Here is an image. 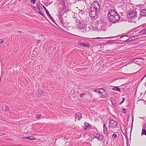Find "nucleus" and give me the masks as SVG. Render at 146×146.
<instances>
[{"instance_id":"f257e3e1","label":"nucleus","mask_w":146,"mask_h":146,"mask_svg":"<svg viewBox=\"0 0 146 146\" xmlns=\"http://www.w3.org/2000/svg\"><path fill=\"white\" fill-rule=\"evenodd\" d=\"M92 7H93L92 10V21H93L98 18V14L100 11V6L98 2L94 1V3L92 4Z\"/></svg>"},{"instance_id":"f03ea898","label":"nucleus","mask_w":146,"mask_h":146,"mask_svg":"<svg viewBox=\"0 0 146 146\" xmlns=\"http://www.w3.org/2000/svg\"><path fill=\"white\" fill-rule=\"evenodd\" d=\"M108 19L110 22L114 23L119 21L120 16L116 11L113 10H110L108 15Z\"/></svg>"},{"instance_id":"7ed1b4c3","label":"nucleus","mask_w":146,"mask_h":146,"mask_svg":"<svg viewBox=\"0 0 146 146\" xmlns=\"http://www.w3.org/2000/svg\"><path fill=\"white\" fill-rule=\"evenodd\" d=\"M127 19L129 21L132 22L134 19L137 18V13L134 9H130L127 13Z\"/></svg>"},{"instance_id":"20e7f679","label":"nucleus","mask_w":146,"mask_h":146,"mask_svg":"<svg viewBox=\"0 0 146 146\" xmlns=\"http://www.w3.org/2000/svg\"><path fill=\"white\" fill-rule=\"evenodd\" d=\"M92 92L98 93L100 97L101 98H104L107 96L106 91L102 88H98L96 89H92Z\"/></svg>"},{"instance_id":"39448f33","label":"nucleus","mask_w":146,"mask_h":146,"mask_svg":"<svg viewBox=\"0 0 146 146\" xmlns=\"http://www.w3.org/2000/svg\"><path fill=\"white\" fill-rule=\"evenodd\" d=\"M75 24L78 26V28L82 32L87 31L86 25L81 20L78 23V22L75 23Z\"/></svg>"},{"instance_id":"423d86ee","label":"nucleus","mask_w":146,"mask_h":146,"mask_svg":"<svg viewBox=\"0 0 146 146\" xmlns=\"http://www.w3.org/2000/svg\"><path fill=\"white\" fill-rule=\"evenodd\" d=\"M101 22V23H100L99 21H97L95 22H92V25H92V26L93 27L94 25H95V23L96 24H98V26H100L101 27L100 28V30L101 31H106L107 29L106 24L104 22Z\"/></svg>"},{"instance_id":"0eeeda50","label":"nucleus","mask_w":146,"mask_h":146,"mask_svg":"<svg viewBox=\"0 0 146 146\" xmlns=\"http://www.w3.org/2000/svg\"><path fill=\"white\" fill-rule=\"evenodd\" d=\"M92 130H94L93 132L94 133H92V138H97L98 140L102 141V139L104 138L103 136L102 135H99L97 133V131L95 128H93Z\"/></svg>"},{"instance_id":"6e6552de","label":"nucleus","mask_w":146,"mask_h":146,"mask_svg":"<svg viewBox=\"0 0 146 146\" xmlns=\"http://www.w3.org/2000/svg\"><path fill=\"white\" fill-rule=\"evenodd\" d=\"M117 122L116 121L113 119L110 120L109 123V128L113 129L116 128L117 126Z\"/></svg>"},{"instance_id":"1a4fd4ad","label":"nucleus","mask_w":146,"mask_h":146,"mask_svg":"<svg viewBox=\"0 0 146 146\" xmlns=\"http://www.w3.org/2000/svg\"><path fill=\"white\" fill-rule=\"evenodd\" d=\"M42 7L44 10H45L46 14L47 15L48 17H49V18L51 19V21L54 23L56 25L58 26V25L55 22V21L54 20L52 17L49 14V12L46 9V7L43 5H42Z\"/></svg>"},{"instance_id":"9d476101","label":"nucleus","mask_w":146,"mask_h":146,"mask_svg":"<svg viewBox=\"0 0 146 146\" xmlns=\"http://www.w3.org/2000/svg\"><path fill=\"white\" fill-rule=\"evenodd\" d=\"M59 7V11L61 12H66L67 10V8H66V7L65 6H63L61 5V4L58 5Z\"/></svg>"},{"instance_id":"9b49d317","label":"nucleus","mask_w":146,"mask_h":146,"mask_svg":"<svg viewBox=\"0 0 146 146\" xmlns=\"http://www.w3.org/2000/svg\"><path fill=\"white\" fill-rule=\"evenodd\" d=\"M73 17L74 20L76 21L75 23L78 22V23L81 20L80 17L78 15H76L74 14Z\"/></svg>"},{"instance_id":"f8f14e48","label":"nucleus","mask_w":146,"mask_h":146,"mask_svg":"<svg viewBox=\"0 0 146 146\" xmlns=\"http://www.w3.org/2000/svg\"><path fill=\"white\" fill-rule=\"evenodd\" d=\"M85 20L87 24H90L91 23V17H90L89 15H88V16H86L85 18Z\"/></svg>"},{"instance_id":"ddd939ff","label":"nucleus","mask_w":146,"mask_h":146,"mask_svg":"<svg viewBox=\"0 0 146 146\" xmlns=\"http://www.w3.org/2000/svg\"><path fill=\"white\" fill-rule=\"evenodd\" d=\"M126 0H116V3L119 4L120 6H123L126 3Z\"/></svg>"},{"instance_id":"4468645a","label":"nucleus","mask_w":146,"mask_h":146,"mask_svg":"<svg viewBox=\"0 0 146 146\" xmlns=\"http://www.w3.org/2000/svg\"><path fill=\"white\" fill-rule=\"evenodd\" d=\"M78 44L80 45L83 46L84 47H87V48H89L90 47V45L89 44L85 43L83 42H79L78 43Z\"/></svg>"},{"instance_id":"2eb2a0df","label":"nucleus","mask_w":146,"mask_h":146,"mask_svg":"<svg viewBox=\"0 0 146 146\" xmlns=\"http://www.w3.org/2000/svg\"><path fill=\"white\" fill-rule=\"evenodd\" d=\"M91 125L87 122H85L84 123V125L83 126V128L84 130H86L87 129H89L90 127V126Z\"/></svg>"},{"instance_id":"dca6fc26","label":"nucleus","mask_w":146,"mask_h":146,"mask_svg":"<svg viewBox=\"0 0 146 146\" xmlns=\"http://www.w3.org/2000/svg\"><path fill=\"white\" fill-rule=\"evenodd\" d=\"M107 125L104 122L103 125V131L104 134H107Z\"/></svg>"},{"instance_id":"f3484780","label":"nucleus","mask_w":146,"mask_h":146,"mask_svg":"<svg viewBox=\"0 0 146 146\" xmlns=\"http://www.w3.org/2000/svg\"><path fill=\"white\" fill-rule=\"evenodd\" d=\"M65 1L64 0H60V3L59 4H61L62 6H65L66 7V8L68 9V5L67 4H66L65 3Z\"/></svg>"},{"instance_id":"a211bd4d","label":"nucleus","mask_w":146,"mask_h":146,"mask_svg":"<svg viewBox=\"0 0 146 146\" xmlns=\"http://www.w3.org/2000/svg\"><path fill=\"white\" fill-rule=\"evenodd\" d=\"M140 15L141 16H146V9H142L140 12Z\"/></svg>"},{"instance_id":"6ab92c4d","label":"nucleus","mask_w":146,"mask_h":146,"mask_svg":"<svg viewBox=\"0 0 146 146\" xmlns=\"http://www.w3.org/2000/svg\"><path fill=\"white\" fill-rule=\"evenodd\" d=\"M82 118L81 114L80 113H77L75 115V118L79 120Z\"/></svg>"},{"instance_id":"aec40b11","label":"nucleus","mask_w":146,"mask_h":146,"mask_svg":"<svg viewBox=\"0 0 146 146\" xmlns=\"http://www.w3.org/2000/svg\"><path fill=\"white\" fill-rule=\"evenodd\" d=\"M22 139H27L30 140H35V139L36 138L34 137L33 136H30L29 137H23Z\"/></svg>"},{"instance_id":"412c9836","label":"nucleus","mask_w":146,"mask_h":146,"mask_svg":"<svg viewBox=\"0 0 146 146\" xmlns=\"http://www.w3.org/2000/svg\"><path fill=\"white\" fill-rule=\"evenodd\" d=\"M91 7L90 6V9L89 10L88 9V10L86 9V14L87 15L88 14V15H89V16L90 17H91V14H90V13L91 12Z\"/></svg>"},{"instance_id":"4be33fe9","label":"nucleus","mask_w":146,"mask_h":146,"mask_svg":"<svg viewBox=\"0 0 146 146\" xmlns=\"http://www.w3.org/2000/svg\"><path fill=\"white\" fill-rule=\"evenodd\" d=\"M112 90L115 91L119 92L120 91V89L117 86H113Z\"/></svg>"},{"instance_id":"5701e85b","label":"nucleus","mask_w":146,"mask_h":146,"mask_svg":"<svg viewBox=\"0 0 146 146\" xmlns=\"http://www.w3.org/2000/svg\"><path fill=\"white\" fill-rule=\"evenodd\" d=\"M139 33H141L142 35L146 34V28L143 29L139 32Z\"/></svg>"},{"instance_id":"b1692460","label":"nucleus","mask_w":146,"mask_h":146,"mask_svg":"<svg viewBox=\"0 0 146 146\" xmlns=\"http://www.w3.org/2000/svg\"><path fill=\"white\" fill-rule=\"evenodd\" d=\"M39 93V96H42L44 95V92L42 90H40L38 92Z\"/></svg>"},{"instance_id":"393cba45","label":"nucleus","mask_w":146,"mask_h":146,"mask_svg":"<svg viewBox=\"0 0 146 146\" xmlns=\"http://www.w3.org/2000/svg\"><path fill=\"white\" fill-rule=\"evenodd\" d=\"M59 13L58 14V18H62L64 13V12H61L59 11Z\"/></svg>"},{"instance_id":"a878e982","label":"nucleus","mask_w":146,"mask_h":146,"mask_svg":"<svg viewBox=\"0 0 146 146\" xmlns=\"http://www.w3.org/2000/svg\"><path fill=\"white\" fill-rule=\"evenodd\" d=\"M40 15H42V13L40 11V7L37 8V10H35Z\"/></svg>"},{"instance_id":"bb28decb","label":"nucleus","mask_w":146,"mask_h":146,"mask_svg":"<svg viewBox=\"0 0 146 146\" xmlns=\"http://www.w3.org/2000/svg\"><path fill=\"white\" fill-rule=\"evenodd\" d=\"M139 59L137 58L135 59L134 60H132V61H133V62L137 64H139L138 63V60Z\"/></svg>"},{"instance_id":"cd10ccee","label":"nucleus","mask_w":146,"mask_h":146,"mask_svg":"<svg viewBox=\"0 0 146 146\" xmlns=\"http://www.w3.org/2000/svg\"><path fill=\"white\" fill-rule=\"evenodd\" d=\"M33 7L34 10H37V8H38V7H40V6L39 5L38 3H37L36 5V7L33 6Z\"/></svg>"},{"instance_id":"c85d7f7f","label":"nucleus","mask_w":146,"mask_h":146,"mask_svg":"<svg viewBox=\"0 0 146 146\" xmlns=\"http://www.w3.org/2000/svg\"><path fill=\"white\" fill-rule=\"evenodd\" d=\"M98 26L97 25H96V26L94 27H93L92 28L93 30L98 31Z\"/></svg>"},{"instance_id":"c756f323","label":"nucleus","mask_w":146,"mask_h":146,"mask_svg":"<svg viewBox=\"0 0 146 146\" xmlns=\"http://www.w3.org/2000/svg\"><path fill=\"white\" fill-rule=\"evenodd\" d=\"M5 111H8L10 110V108L7 105H5Z\"/></svg>"},{"instance_id":"7c9ffc66","label":"nucleus","mask_w":146,"mask_h":146,"mask_svg":"<svg viewBox=\"0 0 146 146\" xmlns=\"http://www.w3.org/2000/svg\"><path fill=\"white\" fill-rule=\"evenodd\" d=\"M146 134V130L145 129H143L142 131L141 135Z\"/></svg>"},{"instance_id":"2f4dec72","label":"nucleus","mask_w":146,"mask_h":146,"mask_svg":"<svg viewBox=\"0 0 146 146\" xmlns=\"http://www.w3.org/2000/svg\"><path fill=\"white\" fill-rule=\"evenodd\" d=\"M42 41V40H40V39H39V40H37V41H36V45H37V46H38V44L40 43V42H41Z\"/></svg>"},{"instance_id":"473e14b6","label":"nucleus","mask_w":146,"mask_h":146,"mask_svg":"<svg viewBox=\"0 0 146 146\" xmlns=\"http://www.w3.org/2000/svg\"><path fill=\"white\" fill-rule=\"evenodd\" d=\"M117 137V135L116 134L114 133L112 135V138L113 139H116Z\"/></svg>"},{"instance_id":"72a5a7b5","label":"nucleus","mask_w":146,"mask_h":146,"mask_svg":"<svg viewBox=\"0 0 146 146\" xmlns=\"http://www.w3.org/2000/svg\"><path fill=\"white\" fill-rule=\"evenodd\" d=\"M139 37V36L138 35L134 36L131 37L132 38H135V39H137Z\"/></svg>"},{"instance_id":"f704fd0d","label":"nucleus","mask_w":146,"mask_h":146,"mask_svg":"<svg viewBox=\"0 0 146 146\" xmlns=\"http://www.w3.org/2000/svg\"><path fill=\"white\" fill-rule=\"evenodd\" d=\"M36 1V0H31V2L33 3V4H35Z\"/></svg>"},{"instance_id":"c9c22d12","label":"nucleus","mask_w":146,"mask_h":146,"mask_svg":"<svg viewBox=\"0 0 146 146\" xmlns=\"http://www.w3.org/2000/svg\"><path fill=\"white\" fill-rule=\"evenodd\" d=\"M4 43V40L0 39V44H3Z\"/></svg>"},{"instance_id":"e433bc0d","label":"nucleus","mask_w":146,"mask_h":146,"mask_svg":"<svg viewBox=\"0 0 146 146\" xmlns=\"http://www.w3.org/2000/svg\"><path fill=\"white\" fill-rule=\"evenodd\" d=\"M59 19H60V23L63 24V19H62L61 18H60Z\"/></svg>"},{"instance_id":"4c0bfd02","label":"nucleus","mask_w":146,"mask_h":146,"mask_svg":"<svg viewBox=\"0 0 146 146\" xmlns=\"http://www.w3.org/2000/svg\"><path fill=\"white\" fill-rule=\"evenodd\" d=\"M40 115L39 114H38L36 115V117L38 119H39L40 118Z\"/></svg>"},{"instance_id":"58836bf2","label":"nucleus","mask_w":146,"mask_h":146,"mask_svg":"<svg viewBox=\"0 0 146 146\" xmlns=\"http://www.w3.org/2000/svg\"><path fill=\"white\" fill-rule=\"evenodd\" d=\"M85 94H85V93L81 94L80 95V97H82Z\"/></svg>"},{"instance_id":"ea45409f","label":"nucleus","mask_w":146,"mask_h":146,"mask_svg":"<svg viewBox=\"0 0 146 146\" xmlns=\"http://www.w3.org/2000/svg\"><path fill=\"white\" fill-rule=\"evenodd\" d=\"M42 15L45 18H46V19L47 20H48V19L46 18V16L43 14L42 13V15Z\"/></svg>"},{"instance_id":"a19ab883","label":"nucleus","mask_w":146,"mask_h":146,"mask_svg":"<svg viewBox=\"0 0 146 146\" xmlns=\"http://www.w3.org/2000/svg\"><path fill=\"white\" fill-rule=\"evenodd\" d=\"M101 38V37H97L96 38V39H103V38Z\"/></svg>"},{"instance_id":"79ce46f5","label":"nucleus","mask_w":146,"mask_h":146,"mask_svg":"<svg viewBox=\"0 0 146 146\" xmlns=\"http://www.w3.org/2000/svg\"><path fill=\"white\" fill-rule=\"evenodd\" d=\"M125 109H124L122 111V112L123 113H125L126 112V111H125Z\"/></svg>"},{"instance_id":"37998d69","label":"nucleus","mask_w":146,"mask_h":146,"mask_svg":"<svg viewBox=\"0 0 146 146\" xmlns=\"http://www.w3.org/2000/svg\"><path fill=\"white\" fill-rule=\"evenodd\" d=\"M17 31L18 33H19V34H22V33H23L22 31Z\"/></svg>"},{"instance_id":"c03bdc74","label":"nucleus","mask_w":146,"mask_h":146,"mask_svg":"<svg viewBox=\"0 0 146 146\" xmlns=\"http://www.w3.org/2000/svg\"><path fill=\"white\" fill-rule=\"evenodd\" d=\"M131 40H130V39H128L127 40H126V42H129V41H131Z\"/></svg>"},{"instance_id":"a18cd8bd","label":"nucleus","mask_w":146,"mask_h":146,"mask_svg":"<svg viewBox=\"0 0 146 146\" xmlns=\"http://www.w3.org/2000/svg\"><path fill=\"white\" fill-rule=\"evenodd\" d=\"M131 40H130V39H128L127 40H126V42H129V41H131Z\"/></svg>"},{"instance_id":"49530a36","label":"nucleus","mask_w":146,"mask_h":146,"mask_svg":"<svg viewBox=\"0 0 146 146\" xmlns=\"http://www.w3.org/2000/svg\"><path fill=\"white\" fill-rule=\"evenodd\" d=\"M123 100H122V102L120 103V104H122L124 102V98H123Z\"/></svg>"},{"instance_id":"de8ad7c7","label":"nucleus","mask_w":146,"mask_h":146,"mask_svg":"<svg viewBox=\"0 0 146 146\" xmlns=\"http://www.w3.org/2000/svg\"><path fill=\"white\" fill-rule=\"evenodd\" d=\"M146 76V74H145V75L143 77V79L141 80V81L142 80H143V79L144 78L145 76Z\"/></svg>"},{"instance_id":"09e8293b","label":"nucleus","mask_w":146,"mask_h":146,"mask_svg":"<svg viewBox=\"0 0 146 146\" xmlns=\"http://www.w3.org/2000/svg\"><path fill=\"white\" fill-rule=\"evenodd\" d=\"M94 1H93V3H94V1H95L96 2H97V0H94Z\"/></svg>"},{"instance_id":"8fccbe9b","label":"nucleus","mask_w":146,"mask_h":146,"mask_svg":"<svg viewBox=\"0 0 146 146\" xmlns=\"http://www.w3.org/2000/svg\"><path fill=\"white\" fill-rule=\"evenodd\" d=\"M88 28H89V30H90V26H89V27H88Z\"/></svg>"},{"instance_id":"3c124183","label":"nucleus","mask_w":146,"mask_h":146,"mask_svg":"<svg viewBox=\"0 0 146 146\" xmlns=\"http://www.w3.org/2000/svg\"><path fill=\"white\" fill-rule=\"evenodd\" d=\"M40 36H43V35H40Z\"/></svg>"},{"instance_id":"603ef678","label":"nucleus","mask_w":146,"mask_h":146,"mask_svg":"<svg viewBox=\"0 0 146 146\" xmlns=\"http://www.w3.org/2000/svg\"><path fill=\"white\" fill-rule=\"evenodd\" d=\"M131 61L132 62H133V61H132V60H131Z\"/></svg>"},{"instance_id":"864d4df0","label":"nucleus","mask_w":146,"mask_h":146,"mask_svg":"<svg viewBox=\"0 0 146 146\" xmlns=\"http://www.w3.org/2000/svg\"><path fill=\"white\" fill-rule=\"evenodd\" d=\"M95 38H92V39H95Z\"/></svg>"},{"instance_id":"5fc2aeb1","label":"nucleus","mask_w":146,"mask_h":146,"mask_svg":"<svg viewBox=\"0 0 146 146\" xmlns=\"http://www.w3.org/2000/svg\"><path fill=\"white\" fill-rule=\"evenodd\" d=\"M123 36H121V38Z\"/></svg>"},{"instance_id":"6e6d98bb","label":"nucleus","mask_w":146,"mask_h":146,"mask_svg":"<svg viewBox=\"0 0 146 146\" xmlns=\"http://www.w3.org/2000/svg\"><path fill=\"white\" fill-rule=\"evenodd\" d=\"M90 146H91V145H90Z\"/></svg>"}]
</instances>
